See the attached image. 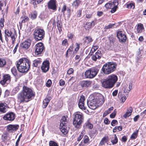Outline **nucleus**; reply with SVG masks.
Returning <instances> with one entry per match:
<instances>
[{
    "label": "nucleus",
    "instance_id": "nucleus-1",
    "mask_svg": "<svg viewBox=\"0 0 146 146\" xmlns=\"http://www.w3.org/2000/svg\"><path fill=\"white\" fill-rule=\"evenodd\" d=\"M35 96L32 90L25 86L23 87L21 92L18 94V100L19 102L21 103L24 102H27L31 99V98Z\"/></svg>",
    "mask_w": 146,
    "mask_h": 146
},
{
    "label": "nucleus",
    "instance_id": "nucleus-2",
    "mask_svg": "<svg viewBox=\"0 0 146 146\" xmlns=\"http://www.w3.org/2000/svg\"><path fill=\"white\" fill-rule=\"evenodd\" d=\"M18 70L21 73L27 72L30 68V62L29 59L23 58L16 62Z\"/></svg>",
    "mask_w": 146,
    "mask_h": 146
},
{
    "label": "nucleus",
    "instance_id": "nucleus-3",
    "mask_svg": "<svg viewBox=\"0 0 146 146\" xmlns=\"http://www.w3.org/2000/svg\"><path fill=\"white\" fill-rule=\"evenodd\" d=\"M117 64L113 62L104 64L102 68V72L105 74H109L114 72L116 69Z\"/></svg>",
    "mask_w": 146,
    "mask_h": 146
},
{
    "label": "nucleus",
    "instance_id": "nucleus-4",
    "mask_svg": "<svg viewBox=\"0 0 146 146\" xmlns=\"http://www.w3.org/2000/svg\"><path fill=\"white\" fill-rule=\"evenodd\" d=\"M84 120V117L83 114L80 112H77L75 114L73 124L75 127L79 128Z\"/></svg>",
    "mask_w": 146,
    "mask_h": 146
},
{
    "label": "nucleus",
    "instance_id": "nucleus-5",
    "mask_svg": "<svg viewBox=\"0 0 146 146\" xmlns=\"http://www.w3.org/2000/svg\"><path fill=\"white\" fill-rule=\"evenodd\" d=\"M103 103L102 99L98 97L96 98H94L90 102H88L87 104L90 109L94 110L96 108L98 104H102Z\"/></svg>",
    "mask_w": 146,
    "mask_h": 146
},
{
    "label": "nucleus",
    "instance_id": "nucleus-6",
    "mask_svg": "<svg viewBox=\"0 0 146 146\" xmlns=\"http://www.w3.org/2000/svg\"><path fill=\"white\" fill-rule=\"evenodd\" d=\"M34 37L36 41L42 40L44 37L45 31L40 28H36L33 33Z\"/></svg>",
    "mask_w": 146,
    "mask_h": 146
},
{
    "label": "nucleus",
    "instance_id": "nucleus-7",
    "mask_svg": "<svg viewBox=\"0 0 146 146\" xmlns=\"http://www.w3.org/2000/svg\"><path fill=\"white\" fill-rule=\"evenodd\" d=\"M99 71L98 68H93L89 69L85 72V77L86 78H92L97 74Z\"/></svg>",
    "mask_w": 146,
    "mask_h": 146
},
{
    "label": "nucleus",
    "instance_id": "nucleus-8",
    "mask_svg": "<svg viewBox=\"0 0 146 146\" xmlns=\"http://www.w3.org/2000/svg\"><path fill=\"white\" fill-rule=\"evenodd\" d=\"M35 46V54L37 55L41 54L44 48L43 43L42 42L38 43L36 44Z\"/></svg>",
    "mask_w": 146,
    "mask_h": 146
},
{
    "label": "nucleus",
    "instance_id": "nucleus-9",
    "mask_svg": "<svg viewBox=\"0 0 146 146\" xmlns=\"http://www.w3.org/2000/svg\"><path fill=\"white\" fill-rule=\"evenodd\" d=\"M15 114L13 112H9L6 114L3 117V119L7 121H12L15 118Z\"/></svg>",
    "mask_w": 146,
    "mask_h": 146
},
{
    "label": "nucleus",
    "instance_id": "nucleus-10",
    "mask_svg": "<svg viewBox=\"0 0 146 146\" xmlns=\"http://www.w3.org/2000/svg\"><path fill=\"white\" fill-rule=\"evenodd\" d=\"M19 125L17 124H9L7 126L6 130L10 133L14 132L18 129Z\"/></svg>",
    "mask_w": 146,
    "mask_h": 146
},
{
    "label": "nucleus",
    "instance_id": "nucleus-11",
    "mask_svg": "<svg viewBox=\"0 0 146 146\" xmlns=\"http://www.w3.org/2000/svg\"><path fill=\"white\" fill-rule=\"evenodd\" d=\"M107 78L113 86H114L118 80L117 76L116 75L113 74L108 76Z\"/></svg>",
    "mask_w": 146,
    "mask_h": 146
},
{
    "label": "nucleus",
    "instance_id": "nucleus-12",
    "mask_svg": "<svg viewBox=\"0 0 146 146\" xmlns=\"http://www.w3.org/2000/svg\"><path fill=\"white\" fill-rule=\"evenodd\" d=\"M102 86L105 88L110 89L114 86L106 78L102 82Z\"/></svg>",
    "mask_w": 146,
    "mask_h": 146
},
{
    "label": "nucleus",
    "instance_id": "nucleus-13",
    "mask_svg": "<svg viewBox=\"0 0 146 146\" xmlns=\"http://www.w3.org/2000/svg\"><path fill=\"white\" fill-rule=\"evenodd\" d=\"M49 68V63L48 60L44 61L41 66L42 70L44 72L48 71Z\"/></svg>",
    "mask_w": 146,
    "mask_h": 146
},
{
    "label": "nucleus",
    "instance_id": "nucleus-14",
    "mask_svg": "<svg viewBox=\"0 0 146 146\" xmlns=\"http://www.w3.org/2000/svg\"><path fill=\"white\" fill-rule=\"evenodd\" d=\"M117 36L120 42H125L126 39V36L122 33L121 31H119L117 34Z\"/></svg>",
    "mask_w": 146,
    "mask_h": 146
},
{
    "label": "nucleus",
    "instance_id": "nucleus-15",
    "mask_svg": "<svg viewBox=\"0 0 146 146\" xmlns=\"http://www.w3.org/2000/svg\"><path fill=\"white\" fill-rule=\"evenodd\" d=\"M10 76L9 74L5 75L3 77V80L0 81V83L3 85L5 84H8L10 82Z\"/></svg>",
    "mask_w": 146,
    "mask_h": 146
},
{
    "label": "nucleus",
    "instance_id": "nucleus-16",
    "mask_svg": "<svg viewBox=\"0 0 146 146\" xmlns=\"http://www.w3.org/2000/svg\"><path fill=\"white\" fill-rule=\"evenodd\" d=\"M48 6L49 8L55 10L56 9L55 0H50L48 2Z\"/></svg>",
    "mask_w": 146,
    "mask_h": 146
},
{
    "label": "nucleus",
    "instance_id": "nucleus-17",
    "mask_svg": "<svg viewBox=\"0 0 146 146\" xmlns=\"http://www.w3.org/2000/svg\"><path fill=\"white\" fill-rule=\"evenodd\" d=\"M59 128L62 133L64 134L65 135L68 133V129L66 127V125L60 124Z\"/></svg>",
    "mask_w": 146,
    "mask_h": 146
},
{
    "label": "nucleus",
    "instance_id": "nucleus-18",
    "mask_svg": "<svg viewBox=\"0 0 146 146\" xmlns=\"http://www.w3.org/2000/svg\"><path fill=\"white\" fill-rule=\"evenodd\" d=\"M31 43V41L30 40H26L22 43L21 46L23 48L27 49L30 46Z\"/></svg>",
    "mask_w": 146,
    "mask_h": 146
},
{
    "label": "nucleus",
    "instance_id": "nucleus-19",
    "mask_svg": "<svg viewBox=\"0 0 146 146\" xmlns=\"http://www.w3.org/2000/svg\"><path fill=\"white\" fill-rule=\"evenodd\" d=\"M91 83L92 82L90 81L83 80L80 82V84L82 88L84 87H88L90 86Z\"/></svg>",
    "mask_w": 146,
    "mask_h": 146
},
{
    "label": "nucleus",
    "instance_id": "nucleus-20",
    "mask_svg": "<svg viewBox=\"0 0 146 146\" xmlns=\"http://www.w3.org/2000/svg\"><path fill=\"white\" fill-rule=\"evenodd\" d=\"M7 106L6 103H0V111L2 113H5L6 111Z\"/></svg>",
    "mask_w": 146,
    "mask_h": 146
},
{
    "label": "nucleus",
    "instance_id": "nucleus-21",
    "mask_svg": "<svg viewBox=\"0 0 146 146\" xmlns=\"http://www.w3.org/2000/svg\"><path fill=\"white\" fill-rule=\"evenodd\" d=\"M95 24L96 23L94 21H92L91 23H86L84 27L86 30H88L92 27H93Z\"/></svg>",
    "mask_w": 146,
    "mask_h": 146
},
{
    "label": "nucleus",
    "instance_id": "nucleus-22",
    "mask_svg": "<svg viewBox=\"0 0 146 146\" xmlns=\"http://www.w3.org/2000/svg\"><path fill=\"white\" fill-rule=\"evenodd\" d=\"M132 111V108L131 107H129L127 108L126 113L123 115V117L125 118H126L129 117L131 115Z\"/></svg>",
    "mask_w": 146,
    "mask_h": 146
},
{
    "label": "nucleus",
    "instance_id": "nucleus-23",
    "mask_svg": "<svg viewBox=\"0 0 146 146\" xmlns=\"http://www.w3.org/2000/svg\"><path fill=\"white\" fill-rule=\"evenodd\" d=\"M132 89V86H130V84H126L123 87V90L124 93H128L131 89Z\"/></svg>",
    "mask_w": 146,
    "mask_h": 146
},
{
    "label": "nucleus",
    "instance_id": "nucleus-24",
    "mask_svg": "<svg viewBox=\"0 0 146 146\" xmlns=\"http://www.w3.org/2000/svg\"><path fill=\"white\" fill-rule=\"evenodd\" d=\"M42 62L41 59L40 58L35 59L33 61V66L36 67L39 66Z\"/></svg>",
    "mask_w": 146,
    "mask_h": 146
},
{
    "label": "nucleus",
    "instance_id": "nucleus-25",
    "mask_svg": "<svg viewBox=\"0 0 146 146\" xmlns=\"http://www.w3.org/2000/svg\"><path fill=\"white\" fill-rule=\"evenodd\" d=\"M68 118L67 115L63 116L61 119L60 124L66 125L68 121Z\"/></svg>",
    "mask_w": 146,
    "mask_h": 146
},
{
    "label": "nucleus",
    "instance_id": "nucleus-26",
    "mask_svg": "<svg viewBox=\"0 0 146 146\" xmlns=\"http://www.w3.org/2000/svg\"><path fill=\"white\" fill-rule=\"evenodd\" d=\"M50 100V99L46 98L43 102L42 107L43 108H46L48 105Z\"/></svg>",
    "mask_w": 146,
    "mask_h": 146
},
{
    "label": "nucleus",
    "instance_id": "nucleus-27",
    "mask_svg": "<svg viewBox=\"0 0 146 146\" xmlns=\"http://www.w3.org/2000/svg\"><path fill=\"white\" fill-rule=\"evenodd\" d=\"M83 40L85 43H89L92 42L93 40L92 38L90 36L85 37L83 38Z\"/></svg>",
    "mask_w": 146,
    "mask_h": 146
},
{
    "label": "nucleus",
    "instance_id": "nucleus-28",
    "mask_svg": "<svg viewBox=\"0 0 146 146\" xmlns=\"http://www.w3.org/2000/svg\"><path fill=\"white\" fill-rule=\"evenodd\" d=\"M81 2L80 0H76L73 2L72 6L74 7L77 8L79 6Z\"/></svg>",
    "mask_w": 146,
    "mask_h": 146
},
{
    "label": "nucleus",
    "instance_id": "nucleus-29",
    "mask_svg": "<svg viewBox=\"0 0 146 146\" xmlns=\"http://www.w3.org/2000/svg\"><path fill=\"white\" fill-rule=\"evenodd\" d=\"M144 29V27L143 24H140L138 25L137 28V31L138 33H141L143 30Z\"/></svg>",
    "mask_w": 146,
    "mask_h": 146
},
{
    "label": "nucleus",
    "instance_id": "nucleus-30",
    "mask_svg": "<svg viewBox=\"0 0 146 146\" xmlns=\"http://www.w3.org/2000/svg\"><path fill=\"white\" fill-rule=\"evenodd\" d=\"M114 3H115V5L111 8V12L112 13L115 12L117 8V5H118V2L117 1H114Z\"/></svg>",
    "mask_w": 146,
    "mask_h": 146
},
{
    "label": "nucleus",
    "instance_id": "nucleus-31",
    "mask_svg": "<svg viewBox=\"0 0 146 146\" xmlns=\"http://www.w3.org/2000/svg\"><path fill=\"white\" fill-rule=\"evenodd\" d=\"M74 48V47L73 46V45H72V46H70L69 48L67 50V51L66 54V57H68V54L69 53L70 54H71L72 53V51H73V49Z\"/></svg>",
    "mask_w": 146,
    "mask_h": 146
},
{
    "label": "nucleus",
    "instance_id": "nucleus-32",
    "mask_svg": "<svg viewBox=\"0 0 146 146\" xmlns=\"http://www.w3.org/2000/svg\"><path fill=\"white\" fill-rule=\"evenodd\" d=\"M138 130H137L136 131H134L131 136L130 139L133 140L137 138L138 133Z\"/></svg>",
    "mask_w": 146,
    "mask_h": 146
},
{
    "label": "nucleus",
    "instance_id": "nucleus-33",
    "mask_svg": "<svg viewBox=\"0 0 146 146\" xmlns=\"http://www.w3.org/2000/svg\"><path fill=\"white\" fill-rule=\"evenodd\" d=\"M5 60L3 58H0V67H2L4 66L6 64Z\"/></svg>",
    "mask_w": 146,
    "mask_h": 146
},
{
    "label": "nucleus",
    "instance_id": "nucleus-34",
    "mask_svg": "<svg viewBox=\"0 0 146 146\" xmlns=\"http://www.w3.org/2000/svg\"><path fill=\"white\" fill-rule=\"evenodd\" d=\"M108 140V137H104L103 138L100 143V144L102 145L106 143Z\"/></svg>",
    "mask_w": 146,
    "mask_h": 146
},
{
    "label": "nucleus",
    "instance_id": "nucleus-35",
    "mask_svg": "<svg viewBox=\"0 0 146 146\" xmlns=\"http://www.w3.org/2000/svg\"><path fill=\"white\" fill-rule=\"evenodd\" d=\"M94 54L97 57L98 59H100L102 56L101 52L99 50H98Z\"/></svg>",
    "mask_w": 146,
    "mask_h": 146
},
{
    "label": "nucleus",
    "instance_id": "nucleus-36",
    "mask_svg": "<svg viewBox=\"0 0 146 146\" xmlns=\"http://www.w3.org/2000/svg\"><path fill=\"white\" fill-rule=\"evenodd\" d=\"M85 125L89 129H92L93 128V125L88 121L85 123Z\"/></svg>",
    "mask_w": 146,
    "mask_h": 146
},
{
    "label": "nucleus",
    "instance_id": "nucleus-37",
    "mask_svg": "<svg viewBox=\"0 0 146 146\" xmlns=\"http://www.w3.org/2000/svg\"><path fill=\"white\" fill-rule=\"evenodd\" d=\"M12 33L11 31H9L8 29H6L5 31V36H7L8 37L10 36L11 35V34Z\"/></svg>",
    "mask_w": 146,
    "mask_h": 146
},
{
    "label": "nucleus",
    "instance_id": "nucleus-38",
    "mask_svg": "<svg viewBox=\"0 0 146 146\" xmlns=\"http://www.w3.org/2000/svg\"><path fill=\"white\" fill-rule=\"evenodd\" d=\"M114 138L111 141V142L113 145L117 143L118 141L117 138L115 134L114 135Z\"/></svg>",
    "mask_w": 146,
    "mask_h": 146
},
{
    "label": "nucleus",
    "instance_id": "nucleus-39",
    "mask_svg": "<svg viewBox=\"0 0 146 146\" xmlns=\"http://www.w3.org/2000/svg\"><path fill=\"white\" fill-rule=\"evenodd\" d=\"M11 71L13 74L15 76H16L17 75V72L15 67H13L11 69Z\"/></svg>",
    "mask_w": 146,
    "mask_h": 146
},
{
    "label": "nucleus",
    "instance_id": "nucleus-40",
    "mask_svg": "<svg viewBox=\"0 0 146 146\" xmlns=\"http://www.w3.org/2000/svg\"><path fill=\"white\" fill-rule=\"evenodd\" d=\"M43 0H32L31 2L34 5H36L40 3Z\"/></svg>",
    "mask_w": 146,
    "mask_h": 146
},
{
    "label": "nucleus",
    "instance_id": "nucleus-41",
    "mask_svg": "<svg viewBox=\"0 0 146 146\" xmlns=\"http://www.w3.org/2000/svg\"><path fill=\"white\" fill-rule=\"evenodd\" d=\"M78 106L81 109H83L84 110H85L86 109V107L84 106V103L79 102Z\"/></svg>",
    "mask_w": 146,
    "mask_h": 146
},
{
    "label": "nucleus",
    "instance_id": "nucleus-42",
    "mask_svg": "<svg viewBox=\"0 0 146 146\" xmlns=\"http://www.w3.org/2000/svg\"><path fill=\"white\" fill-rule=\"evenodd\" d=\"M75 45L76 46L74 51V53H76L80 48V44H79L76 43Z\"/></svg>",
    "mask_w": 146,
    "mask_h": 146
},
{
    "label": "nucleus",
    "instance_id": "nucleus-43",
    "mask_svg": "<svg viewBox=\"0 0 146 146\" xmlns=\"http://www.w3.org/2000/svg\"><path fill=\"white\" fill-rule=\"evenodd\" d=\"M49 145V146H58L57 143L52 141H50Z\"/></svg>",
    "mask_w": 146,
    "mask_h": 146
},
{
    "label": "nucleus",
    "instance_id": "nucleus-44",
    "mask_svg": "<svg viewBox=\"0 0 146 146\" xmlns=\"http://www.w3.org/2000/svg\"><path fill=\"white\" fill-rule=\"evenodd\" d=\"M114 3H107L105 5V6L106 8L111 9L112 8V6L114 5Z\"/></svg>",
    "mask_w": 146,
    "mask_h": 146
},
{
    "label": "nucleus",
    "instance_id": "nucleus-45",
    "mask_svg": "<svg viewBox=\"0 0 146 146\" xmlns=\"http://www.w3.org/2000/svg\"><path fill=\"white\" fill-rule=\"evenodd\" d=\"M135 6L132 3H129L127 4V7L129 9H133Z\"/></svg>",
    "mask_w": 146,
    "mask_h": 146
},
{
    "label": "nucleus",
    "instance_id": "nucleus-46",
    "mask_svg": "<svg viewBox=\"0 0 146 146\" xmlns=\"http://www.w3.org/2000/svg\"><path fill=\"white\" fill-rule=\"evenodd\" d=\"M21 18L22 19V23H25L29 19L28 17L26 16L22 17Z\"/></svg>",
    "mask_w": 146,
    "mask_h": 146
},
{
    "label": "nucleus",
    "instance_id": "nucleus-47",
    "mask_svg": "<svg viewBox=\"0 0 146 146\" xmlns=\"http://www.w3.org/2000/svg\"><path fill=\"white\" fill-rule=\"evenodd\" d=\"M8 134L7 133L3 134L2 135V139L3 140L5 141L7 139Z\"/></svg>",
    "mask_w": 146,
    "mask_h": 146
},
{
    "label": "nucleus",
    "instance_id": "nucleus-48",
    "mask_svg": "<svg viewBox=\"0 0 146 146\" xmlns=\"http://www.w3.org/2000/svg\"><path fill=\"white\" fill-rule=\"evenodd\" d=\"M117 111L116 109L114 110L113 112L110 115V117L111 118H114L116 115Z\"/></svg>",
    "mask_w": 146,
    "mask_h": 146
},
{
    "label": "nucleus",
    "instance_id": "nucleus-49",
    "mask_svg": "<svg viewBox=\"0 0 146 146\" xmlns=\"http://www.w3.org/2000/svg\"><path fill=\"white\" fill-rule=\"evenodd\" d=\"M127 98L126 96L123 95H121V96L120 100L123 102H124Z\"/></svg>",
    "mask_w": 146,
    "mask_h": 146
},
{
    "label": "nucleus",
    "instance_id": "nucleus-50",
    "mask_svg": "<svg viewBox=\"0 0 146 146\" xmlns=\"http://www.w3.org/2000/svg\"><path fill=\"white\" fill-rule=\"evenodd\" d=\"M4 21H5V20L3 18H1V19L0 21V25L1 27V28L3 27L4 26Z\"/></svg>",
    "mask_w": 146,
    "mask_h": 146
},
{
    "label": "nucleus",
    "instance_id": "nucleus-51",
    "mask_svg": "<svg viewBox=\"0 0 146 146\" xmlns=\"http://www.w3.org/2000/svg\"><path fill=\"white\" fill-rule=\"evenodd\" d=\"M84 143H88L89 141V139L88 137V136H87L86 135H85L84 137Z\"/></svg>",
    "mask_w": 146,
    "mask_h": 146
},
{
    "label": "nucleus",
    "instance_id": "nucleus-52",
    "mask_svg": "<svg viewBox=\"0 0 146 146\" xmlns=\"http://www.w3.org/2000/svg\"><path fill=\"white\" fill-rule=\"evenodd\" d=\"M98 48V46L97 45L93 46L92 47L91 51H92V52L93 53Z\"/></svg>",
    "mask_w": 146,
    "mask_h": 146
},
{
    "label": "nucleus",
    "instance_id": "nucleus-53",
    "mask_svg": "<svg viewBox=\"0 0 146 146\" xmlns=\"http://www.w3.org/2000/svg\"><path fill=\"white\" fill-rule=\"evenodd\" d=\"M52 84V81L50 80H48L47 82L46 85L48 87H50Z\"/></svg>",
    "mask_w": 146,
    "mask_h": 146
},
{
    "label": "nucleus",
    "instance_id": "nucleus-54",
    "mask_svg": "<svg viewBox=\"0 0 146 146\" xmlns=\"http://www.w3.org/2000/svg\"><path fill=\"white\" fill-rule=\"evenodd\" d=\"M37 15V13L36 12H35L33 14H31V19H35Z\"/></svg>",
    "mask_w": 146,
    "mask_h": 146
},
{
    "label": "nucleus",
    "instance_id": "nucleus-55",
    "mask_svg": "<svg viewBox=\"0 0 146 146\" xmlns=\"http://www.w3.org/2000/svg\"><path fill=\"white\" fill-rule=\"evenodd\" d=\"M117 123V121L116 120H113L111 123V125L112 126H114Z\"/></svg>",
    "mask_w": 146,
    "mask_h": 146
},
{
    "label": "nucleus",
    "instance_id": "nucleus-56",
    "mask_svg": "<svg viewBox=\"0 0 146 146\" xmlns=\"http://www.w3.org/2000/svg\"><path fill=\"white\" fill-rule=\"evenodd\" d=\"M74 72V70L72 68H70L68 71L67 73L69 75H70L72 73Z\"/></svg>",
    "mask_w": 146,
    "mask_h": 146
},
{
    "label": "nucleus",
    "instance_id": "nucleus-57",
    "mask_svg": "<svg viewBox=\"0 0 146 146\" xmlns=\"http://www.w3.org/2000/svg\"><path fill=\"white\" fill-rule=\"evenodd\" d=\"M115 25V24H110L109 25L106 26L105 28L106 29H110L112 28Z\"/></svg>",
    "mask_w": 146,
    "mask_h": 146
},
{
    "label": "nucleus",
    "instance_id": "nucleus-58",
    "mask_svg": "<svg viewBox=\"0 0 146 146\" xmlns=\"http://www.w3.org/2000/svg\"><path fill=\"white\" fill-rule=\"evenodd\" d=\"M110 113V112L108 110H107L105 112H104L103 115V117H105L107 115L109 114Z\"/></svg>",
    "mask_w": 146,
    "mask_h": 146
},
{
    "label": "nucleus",
    "instance_id": "nucleus-59",
    "mask_svg": "<svg viewBox=\"0 0 146 146\" xmlns=\"http://www.w3.org/2000/svg\"><path fill=\"white\" fill-rule=\"evenodd\" d=\"M60 85V86H63L65 84V81L61 79L59 81Z\"/></svg>",
    "mask_w": 146,
    "mask_h": 146
},
{
    "label": "nucleus",
    "instance_id": "nucleus-60",
    "mask_svg": "<svg viewBox=\"0 0 146 146\" xmlns=\"http://www.w3.org/2000/svg\"><path fill=\"white\" fill-rule=\"evenodd\" d=\"M104 122V123L106 125L109 124L110 122L108 119L107 118H106L105 119Z\"/></svg>",
    "mask_w": 146,
    "mask_h": 146
},
{
    "label": "nucleus",
    "instance_id": "nucleus-61",
    "mask_svg": "<svg viewBox=\"0 0 146 146\" xmlns=\"http://www.w3.org/2000/svg\"><path fill=\"white\" fill-rule=\"evenodd\" d=\"M92 59L94 61H96L97 60V59H98L97 58V57L95 54H94L92 56Z\"/></svg>",
    "mask_w": 146,
    "mask_h": 146
},
{
    "label": "nucleus",
    "instance_id": "nucleus-62",
    "mask_svg": "<svg viewBox=\"0 0 146 146\" xmlns=\"http://www.w3.org/2000/svg\"><path fill=\"white\" fill-rule=\"evenodd\" d=\"M85 98L84 96H82L80 98V100L79 102L84 103V101L85 100Z\"/></svg>",
    "mask_w": 146,
    "mask_h": 146
},
{
    "label": "nucleus",
    "instance_id": "nucleus-63",
    "mask_svg": "<svg viewBox=\"0 0 146 146\" xmlns=\"http://www.w3.org/2000/svg\"><path fill=\"white\" fill-rule=\"evenodd\" d=\"M10 36L11 37V38L12 39V41L13 42H14L15 38V34L12 33L11 34V35Z\"/></svg>",
    "mask_w": 146,
    "mask_h": 146
},
{
    "label": "nucleus",
    "instance_id": "nucleus-64",
    "mask_svg": "<svg viewBox=\"0 0 146 146\" xmlns=\"http://www.w3.org/2000/svg\"><path fill=\"white\" fill-rule=\"evenodd\" d=\"M66 5H64L62 8L61 12L63 13H64L65 11L66 10Z\"/></svg>",
    "mask_w": 146,
    "mask_h": 146
}]
</instances>
